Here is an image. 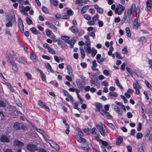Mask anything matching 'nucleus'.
<instances>
[{"instance_id":"nucleus-1","label":"nucleus","mask_w":152,"mask_h":152,"mask_svg":"<svg viewBox=\"0 0 152 152\" xmlns=\"http://www.w3.org/2000/svg\"><path fill=\"white\" fill-rule=\"evenodd\" d=\"M125 9V7L121 4H118L115 9V13L118 15H121Z\"/></svg>"},{"instance_id":"nucleus-2","label":"nucleus","mask_w":152,"mask_h":152,"mask_svg":"<svg viewBox=\"0 0 152 152\" xmlns=\"http://www.w3.org/2000/svg\"><path fill=\"white\" fill-rule=\"evenodd\" d=\"M96 126L102 136H104L107 134V131L104 129L102 126H101L99 124H96Z\"/></svg>"},{"instance_id":"nucleus-3","label":"nucleus","mask_w":152,"mask_h":152,"mask_svg":"<svg viewBox=\"0 0 152 152\" xmlns=\"http://www.w3.org/2000/svg\"><path fill=\"white\" fill-rule=\"evenodd\" d=\"M27 148L28 151L32 152L37 150L36 145L32 144H28L27 146Z\"/></svg>"},{"instance_id":"nucleus-4","label":"nucleus","mask_w":152,"mask_h":152,"mask_svg":"<svg viewBox=\"0 0 152 152\" xmlns=\"http://www.w3.org/2000/svg\"><path fill=\"white\" fill-rule=\"evenodd\" d=\"M13 145L15 146L21 147L24 145V143L18 140H15L14 141Z\"/></svg>"},{"instance_id":"nucleus-5","label":"nucleus","mask_w":152,"mask_h":152,"mask_svg":"<svg viewBox=\"0 0 152 152\" xmlns=\"http://www.w3.org/2000/svg\"><path fill=\"white\" fill-rule=\"evenodd\" d=\"M135 5L134 4H132L131 6V8L127 10V14L128 15H131L132 12H134L136 10Z\"/></svg>"},{"instance_id":"nucleus-6","label":"nucleus","mask_w":152,"mask_h":152,"mask_svg":"<svg viewBox=\"0 0 152 152\" xmlns=\"http://www.w3.org/2000/svg\"><path fill=\"white\" fill-rule=\"evenodd\" d=\"M146 3L147 10L151 11L152 7V0H147Z\"/></svg>"},{"instance_id":"nucleus-7","label":"nucleus","mask_w":152,"mask_h":152,"mask_svg":"<svg viewBox=\"0 0 152 152\" xmlns=\"http://www.w3.org/2000/svg\"><path fill=\"white\" fill-rule=\"evenodd\" d=\"M1 141L3 142H10L8 138L5 135H2L0 138Z\"/></svg>"},{"instance_id":"nucleus-8","label":"nucleus","mask_w":152,"mask_h":152,"mask_svg":"<svg viewBox=\"0 0 152 152\" xmlns=\"http://www.w3.org/2000/svg\"><path fill=\"white\" fill-rule=\"evenodd\" d=\"M75 138L78 142L80 143H84L86 142V139L81 137L79 135H76Z\"/></svg>"},{"instance_id":"nucleus-9","label":"nucleus","mask_w":152,"mask_h":152,"mask_svg":"<svg viewBox=\"0 0 152 152\" xmlns=\"http://www.w3.org/2000/svg\"><path fill=\"white\" fill-rule=\"evenodd\" d=\"M62 91L64 94L66 96L70 98V102H72L74 101L72 97L70 95L66 90H63Z\"/></svg>"},{"instance_id":"nucleus-10","label":"nucleus","mask_w":152,"mask_h":152,"mask_svg":"<svg viewBox=\"0 0 152 152\" xmlns=\"http://www.w3.org/2000/svg\"><path fill=\"white\" fill-rule=\"evenodd\" d=\"M66 69L67 70L68 74L71 76H73V74H72V70L71 66L69 65H67L66 66Z\"/></svg>"},{"instance_id":"nucleus-11","label":"nucleus","mask_w":152,"mask_h":152,"mask_svg":"<svg viewBox=\"0 0 152 152\" xmlns=\"http://www.w3.org/2000/svg\"><path fill=\"white\" fill-rule=\"evenodd\" d=\"M30 58L34 62H36L37 60L36 54L34 53H32L30 54Z\"/></svg>"},{"instance_id":"nucleus-12","label":"nucleus","mask_w":152,"mask_h":152,"mask_svg":"<svg viewBox=\"0 0 152 152\" xmlns=\"http://www.w3.org/2000/svg\"><path fill=\"white\" fill-rule=\"evenodd\" d=\"M96 106V112L100 111V109L102 107V106L101 104L98 103H96L95 104Z\"/></svg>"},{"instance_id":"nucleus-13","label":"nucleus","mask_w":152,"mask_h":152,"mask_svg":"<svg viewBox=\"0 0 152 152\" xmlns=\"http://www.w3.org/2000/svg\"><path fill=\"white\" fill-rule=\"evenodd\" d=\"M21 124L18 122L15 123L13 126L14 129L16 130H19L20 129Z\"/></svg>"},{"instance_id":"nucleus-14","label":"nucleus","mask_w":152,"mask_h":152,"mask_svg":"<svg viewBox=\"0 0 152 152\" xmlns=\"http://www.w3.org/2000/svg\"><path fill=\"white\" fill-rule=\"evenodd\" d=\"M133 25L134 28H135L136 29H137L138 28L139 24L138 23L137 19H136L134 20L133 22Z\"/></svg>"},{"instance_id":"nucleus-15","label":"nucleus","mask_w":152,"mask_h":152,"mask_svg":"<svg viewBox=\"0 0 152 152\" xmlns=\"http://www.w3.org/2000/svg\"><path fill=\"white\" fill-rule=\"evenodd\" d=\"M123 141V138L122 137L119 136L116 141V144L117 145H120Z\"/></svg>"},{"instance_id":"nucleus-16","label":"nucleus","mask_w":152,"mask_h":152,"mask_svg":"<svg viewBox=\"0 0 152 152\" xmlns=\"http://www.w3.org/2000/svg\"><path fill=\"white\" fill-rule=\"evenodd\" d=\"M69 30L74 33H77L78 32V28L74 26H72L70 28Z\"/></svg>"},{"instance_id":"nucleus-17","label":"nucleus","mask_w":152,"mask_h":152,"mask_svg":"<svg viewBox=\"0 0 152 152\" xmlns=\"http://www.w3.org/2000/svg\"><path fill=\"white\" fill-rule=\"evenodd\" d=\"M38 104L40 106H42L46 109L49 110V108L48 106L45 105L42 100H40L39 101Z\"/></svg>"},{"instance_id":"nucleus-18","label":"nucleus","mask_w":152,"mask_h":152,"mask_svg":"<svg viewBox=\"0 0 152 152\" xmlns=\"http://www.w3.org/2000/svg\"><path fill=\"white\" fill-rule=\"evenodd\" d=\"M133 88L134 89H141V87L139 85V83L137 80H136L135 83H134L133 84Z\"/></svg>"},{"instance_id":"nucleus-19","label":"nucleus","mask_w":152,"mask_h":152,"mask_svg":"<svg viewBox=\"0 0 152 152\" xmlns=\"http://www.w3.org/2000/svg\"><path fill=\"white\" fill-rule=\"evenodd\" d=\"M75 42V41L74 39L69 40V41L66 42V43L69 44L70 45V47L71 48L73 47V45Z\"/></svg>"},{"instance_id":"nucleus-20","label":"nucleus","mask_w":152,"mask_h":152,"mask_svg":"<svg viewBox=\"0 0 152 152\" xmlns=\"http://www.w3.org/2000/svg\"><path fill=\"white\" fill-rule=\"evenodd\" d=\"M80 50L81 54V57L82 59H83L85 56L86 54L83 48L82 47H80Z\"/></svg>"},{"instance_id":"nucleus-21","label":"nucleus","mask_w":152,"mask_h":152,"mask_svg":"<svg viewBox=\"0 0 152 152\" xmlns=\"http://www.w3.org/2000/svg\"><path fill=\"white\" fill-rule=\"evenodd\" d=\"M89 7V6L88 5H86L83 7L81 10V14H84L87 10Z\"/></svg>"},{"instance_id":"nucleus-22","label":"nucleus","mask_w":152,"mask_h":152,"mask_svg":"<svg viewBox=\"0 0 152 152\" xmlns=\"http://www.w3.org/2000/svg\"><path fill=\"white\" fill-rule=\"evenodd\" d=\"M126 31V33L127 36L128 37H131V34L130 31V30L129 27H126L125 29Z\"/></svg>"},{"instance_id":"nucleus-23","label":"nucleus","mask_w":152,"mask_h":152,"mask_svg":"<svg viewBox=\"0 0 152 152\" xmlns=\"http://www.w3.org/2000/svg\"><path fill=\"white\" fill-rule=\"evenodd\" d=\"M39 72L41 75L42 80L43 81H45L46 80L45 75L42 72L41 70H39Z\"/></svg>"},{"instance_id":"nucleus-24","label":"nucleus","mask_w":152,"mask_h":152,"mask_svg":"<svg viewBox=\"0 0 152 152\" xmlns=\"http://www.w3.org/2000/svg\"><path fill=\"white\" fill-rule=\"evenodd\" d=\"M31 31L34 34H37L40 33L37 30L36 28L34 27H32L30 28Z\"/></svg>"},{"instance_id":"nucleus-25","label":"nucleus","mask_w":152,"mask_h":152,"mask_svg":"<svg viewBox=\"0 0 152 152\" xmlns=\"http://www.w3.org/2000/svg\"><path fill=\"white\" fill-rule=\"evenodd\" d=\"M46 68L50 70V71L52 72L53 73V71L52 70L51 66L48 63H47L45 64Z\"/></svg>"},{"instance_id":"nucleus-26","label":"nucleus","mask_w":152,"mask_h":152,"mask_svg":"<svg viewBox=\"0 0 152 152\" xmlns=\"http://www.w3.org/2000/svg\"><path fill=\"white\" fill-rule=\"evenodd\" d=\"M90 46H87L86 47H84V48L86 51L87 52V53L89 54L91 52V49Z\"/></svg>"},{"instance_id":"nucleus-27","label":"nucleus","mask_w":152,"mask_h":152,"mask_svg":"<svg viewBox=\"0 0 152 152\" xmlns=\"http://www.w3.org/2000/svg\"><path fill=\"white\" fill-rule=\"evenodd\" d=\"M50 2L55 6H57L58 4V2L56 0H50Z\"/></svg>"},{"instance_id":"nucleus-28","label":"nucleus","mask_w":152,"mask_h":152,"mask_svg":"<svg viewBox=\"0 0 152 152\" xmlns=\"http://www.w3.org/2000/svg\"><path fill=\"white\" fill-rule=\"evenodd\" d=\"M48 52L53 55L55 54L56 53V52L54 49L50 47L48 50Z\"/></svg>"},{"instance_id":"nucleus-29","label":"nucleus","mask_w":152,"mask_h":152,"mask_svg":"<svg viewBox=\"0 0 152 152\" xmlns=\"http://www.w3.org/2000/svg\"><path fill=\"white\" fill-rule=\"evenodd\" d=\"M100 141L99 142V143H100L102 145H103L104 146H107L108 143L107 141H104L102 140Z\"/></svg>"},{"instance_id":"nucleus-30","label":"nucleus","mask_w":152,"mask_h":152,"mask_svg":"<svg viewBox=\"0 0 152 152\" xmlns=\"http://www.w3.org/2000/svg\"><path fill=\"white\" fill-rule=\"evenodd\" d=\"M8 61L11 64H12L13 63H15L14 62V60L12 57H8Z\"/></svg>"},{"instance_id":"nucleus-31","label":"nucleus","mask_w":152,"mask_h":152,"mask_svg":"<svg viewBox=\"0 0 152 152\" xmlns=\"http://www.w3.org/2000/svg\"><path fill=\"white\" fill-rule=\"evenodd\" d=\"M96 129L95 127L92 128L90 131V133L94 134L96 135H97L98 133L96 131H95Z\"/></svg>"},{"instance_id":"nucleus-32","label":"nucleus","mask_w":152,"mask_h":152,"mask_svg":"<svg viewBox=\"0 0 152 152\" xmlns=\"http://www.w3.org/2000/svg\"><path fill=\"white\" fill-rule=\"evenodd\" d=\"M140 10V9L137 7L136 8V10L134 11L136 12V16L137 18H139V17Z\"/></svg>"},{"instance_id":"nucleus-33","label":"nucleus","mask_w":152,"mask_h":152,"mask_svg":"<svg viewBox=\"0 0 152 152\" xmlns=\"http://www.w3.org/2000/svg\"><path fill=\"white\" fill-rule=\"evenodd\" d=\"M103 73L104 75L106 76H111V75L110 74L109 72L107 69H105L103 71Z\"/></svg>"},{"instance_id":"nucleus-34","label":"nucleus","mask_w":152,"mask_h":152,"mask_svg":"<svg viewBox=\"0 0 152 152\" xmlns=\"http://www.w3.org/2000/svg\"><path fill=\"white\" fill-rule=\"evenodd\" d=\"M108 95L110 96L116 97L118 96V94L116 93L115 92H110L108 94Z\"/></svg>"},{"instance_id":"nucleus-35","label":"nucleus","mask_w":152,"mask_h":152,"mask_svg":"<svg viewBox=\"0 0 152 152\" xmlns=\"http://www.w3.org/2000/svg\"><path fill=\"white\" fill-rule=\"evenodd\" d=\"M115 83H116V85L118 86L119 87V88H120L121 89H123V88L122 87V86H121L120 83H119V80L118 79H116L115 80Z\"/></svg>"},{"instance_id":"nucleus-36","label":"nucleus","mask_w":152,"mask_h":152,"mask_svg":"<svg viewBox=\"0 0 152 152\" xmlns=\"http://www.w3.org/2000/svg\"><path fill=\"white\" fill-rule=\"evenodd\" d=\"M18 61L19 63L25 64L27 63L26 61L23 58H20L18 60Z\"/></svg>"},{"instance_id":"nucleus-37","label":"nucleus","mask_w":152,"mask_h":152,"mask_svg":"<svg viewBox=\"0 0 152 152\" xmlns=\"http://www.w3.org/2000/svg\"><path fill=\"white\" fill-rule=\"evenodd\" d=\"M69 37L68 36H62L61 37V39L63 40H65L66 42L69 40Z\"/></svg>"},{"instance_id":"nucleus-38","label":"nucleus","mask_w":152,"mask_h":152,"mask_svg":"<svg viewBox=\"0 0 152 152\" xmlns=\"http://www.w3.org/2000/svg\"><path fill=\"white\" fill-rule=\"evenodd\" d=\"M107 125L108 127L112 130H114L115 128L114 126L113 125V124L111 123H108Z\"/></svg>"},{"instance_id":"nucleus-39","label":"nucleus","mask_w":152,"mask_h":152,"mask_svg":"<svg viewBox=\"0 0 152 152\" xmlns=\"http://www.w3.org/2000/svg\"><path fill=\"white\" fill-rule=\"evenodd\" d=\"M42 10L43 12L45 13H49V10L48 9L45 7H42Z\"/></svg>"},{"instance_id":"nucleus-40","label":"nucleus","mask_w":152,"mask_h":152,"mask_svg":"<svg viewBox=\"0 0 152 152\" xmlns=\"http://www.w3.org/2000/svg\"><path fill=\"white\" fill-rule=\"evenodd\" d=\"M139 147L138 148L139 152H144L143 148L142 145L141 144L139 145Z\"/></svg>"},{"instance_id":"nucleus-41","label":"nucleus","mask_w":152,"mask_h":152,"mask_svg":"<svg viewBox=\"0 0 152 152\" xmlns=\"http://www.w3.org/2000/svg\"><path fill=\"white\" fill-rule=\"evenodd\" d=\"M19 29L20 30V31L21 33H23L24 32V26L23 24H22L21 25H20L18 26Z\"/></svg>"},{"instance_id":"nucleus-42","label":"nucleus","mask_w":152,"mask_h":152,"mask_svg":"<svg viewBox=\"0 0 152 152\" xmlns=\"http://www.w3.org/2000/svg\"><path fill=\"white\" fill-rule=\"evenodd\" d=\"M122 53L124 54H126L128 53L127 50V48L126 47H125L124 48L122 49Z\"/></svg>"},{"instance_id":"nucleus-43","label":"nucleus","mask_w":152,"mask_h":152,"mask_svg":"<svg viewBox=\"0 0 152 152\" xmlns=\"http://www.w3.org/2000/svg\"><path fill=\"white\" fill-rule=\"evenodd\" d=\"M142 137V134L141 133H138L137 134L136 137L137 139H141Z\"/></svg>"},{"instance_id":"nucleus-44","label":"nucleus","mask_w":152,"mask_h":152,"mask_svg":"<svg viewBox=\"0 0 152 152\" xmlns=\"http://www.w3.org/2000/svg\"><path fill=\"white\" fill-rule=\"evenodd\" d=\"M78 103L77 102H75L74 103V108L75 109H76L80 111V110H81L80 108H79L78 107Z\"/></svg>"},{"instance_id":"nucleus-45","label":"nucleus","mask_w":152,"mask_h":152,"mask_svg":"<svg viewBox=\"0 0 152 152\" xmlns=\"http://www.w3.org/2000/svg\"><path fill=\"white\" fill-rule=\"evenodd\" d=\"M26 20L28 24L30 25L32 23V20L30 18H29L27 17L26 18Z\"/></svg>"},{"instance_id":"nucleus-46","label":"nucleus","mask_w":152,"mask_h":152,"mask_svg":"<svg viewBox=\"0 0 152 152\" xmlns=\"http://www.w3.org/2000/svg\"><path fill=\"white\" fill-rule=\"evenodd\" d=\"M115 54L116 55V57L118 58L119 59H122L123 58L121 56L120 54L118 52H115Z\"/></svg>"},{"instance_id":"nucleus-47","label":"nucleus","mask_w":152,"mask_h":152,"mask_svg":"<svg viewBox=\"0 0 152 152\" xmlns=\"http://www.w3.org/2000/svg\"><path fill=\"white\" fill-rule=\"evenodd\" d=\"M12 65V69L15 71H17L18 70L17 67L16 66V65L15 64H13Z\"/></svg>"},{"instance_id":"nucleus-48","label":"nucleus","mask_w":152,"mask_h":152,"mask_svg":"<svg viewBox=\"0 0 152 152\" xmlns=\"http://www.w3.org/2000/svg\"><path fill=\"white\" fill-rule=\"evenodd\" d=\"M82 148L85 150H88L89 148V147L87 144H85L82 146Z\"/></svg>"},{"instance_id":"nucleus-49","label":"nucleus","mask_w":152,"mask_h":152,"mask_svg":"<svg viewBox=\"0 0 152 152\" xmlns=\"http://www.w3.org/2000/svg\"><path fill=\"white\" fill-rule=\"evenodd\" d=\"M49 27L50 28H53V30H54L56 31H57V28L56 27L51 23L50 24V26H49Z\"/></svg>"},{"instance_id":"nucleus-50","label":"nucleus","mask_w":152,"mask_h":152,"mask_svg":"<svg viewBox=\"0 0 152 152\" xmlns=\"http://www.w3.org/2000/svg\"><path fill=\"white\" fill-rule=\"evenodd\" d=\"M20 11L21 13H24L25 12V8L23 6H21L20 7Z\"/></svg>"},{"instance_id":"nucleus-51","label":"nucleus","mask_w":152,"mask_h":152,"mask_svg":"<svg viewBox=\"0 0 152 152\" xmlns=\"http://www.w3.org/2000/svg\"><path fill=\"white\" fill-rule=\"evenodd\" d=\"M26 76L28 78L31 80L32 78V76L28 72H26L25 73Z\"/></svg>"},{"instance_id":"nucleus-52","label":"nucleus","mask_w":152,"mask_h":152,"mask_svg":"<svg viewBox=\"0 0 152 152\" xmlns=\"http://www.w3.org/2000/svg\"><path fill=\"white\" fill-rule=\"evenodd\" d=\"M46 35L49 37L51 34V31L49 29H46Z\"/></svg>"},{"instance_id":"nucleus-53","label":"nucleus","mask_w":152,"mask_h":152,"mask_svg":"<svg viewBox=\"0 0 152 152\" xmlns=\"http://www.w3.org/2000/svg\"><path fill=\"white\" fill-rule=\"evenodd\" d=\"M121 97L122 99H123L124 100V103H127V100L124 96L121 95Z\"/></svg>"},{"instance_id":"nucleus-54","label":"nucleus","mask_w":152,"mask_h":152,"mask_svg":"<svg viewBox=\"0 0 152 152\" xmlns=\"http://www.w3.org/2000/svg\"><path fill=\"white\" fill-rule=\"evenodd\" d=\"M83 3V0H76L75 3L76 4H80Z\"/></svg>"},{"instance_id":"nucleus-55","label":"nucleus","mask_w":152,"mask_h":152,"mask_svg":"<svg viewBox=\"0 0 152 152\" xmlns=\"http://www.w3.org/2000/svg\"><path fill=\"white\" fill-rule=\"evenodd\" d=\"M8 86L9 88L10 89V90L12 92H14L15 90L13 88L12 86L10 84H9L8 85Z\"/></svg>"},{"instance_id":"nucleus-56","label":"nucleus","mask_w":152,"mask_h":152,"mask_svg":"<svg viewBox=\"0 0 152 152\" xmlns=\"http://www.w3.org/2000/svg\"><path fill=\"white\" fill-rule=\"evenodd\" d=\"M145 82L148 88L150 89L152 88V87L151 86V84L148 82L147 80H145Z\"/></svg>"},{"instance_id":"nucleus-57","label":"nucleus","mask_w":152,"mask_h":152,"mask_svg":"<svg viewBox=\"0 0 152 152\" xmlns=\"http://www.w3.org/2000/svg\"><path fill=\"white\" fill-rule=\"evenodd\" d=\"M126 69L127 72H129L130 74H132L133 72V71L131 69L129 68L126 67Z\"/></svg>"},{"instance_id":"nucleus-58","label":"nucleus","mask_w":152,"mask_h":152,"mask_svg":"<svg viewBox=\"0 0 152 152\" xmlns=\"http://www.w3.org/2000/svg\"><path fill=\"white\" fill-rule=\"evenodd\" d=\"M142 128V125L141 123H139L138 124V126L137 127V130L138 132H140Z\"/></svg>"},{"instance_id":"nucleus-59","label":"nucleus","mask_w":152,"mask_h":152,"mask_svg":"<svg viewBox=\"0 0 152 152\" xmlns=\"http://www.w3.org/2000/svg\"><path fill=\"white\" fill-rule=\"evenodd\" d=\"M84 18L85 19H86L87 20H89L91 19V18L90 16L87 15V14H85L84 15Z\"/></svg>"},{"instance_id":"nucleus-60","label":"nucleus","mask_w":152,"mask_h":152,"mask_svg":"<svg viewBox=\"0 0 152 152\" xmlns=\"http://www.w3.org/2000/svg\"><path fill=\"white\" fill-rule=\"evenodd\" d=\"M99 18V15L98 14H96L95 15V16L93 17L92 18V20L94 21H97Z\"/></svg>"},{"instance_id":"nucleus-61","label":"nucleus","mask_w":152,"mask_h":152,"mask_svg":"<svg viewBox=\"0 0 152 152\" xmlns=\"http://www.w3.org/2000/svg\"><path fill=\"white\" fill-rule=\"evenodd\" d=\"M104 60V58H102L100 59H99L97 60V62L100 64H102V63L103 62Z\"/></svg>"},{"instance_id":"nucleus-62","label":"nucleus","mask_w":152,"mask_h":152,"mask_svg":"<svg viewBox=\"0 0 152 152\" xmlns=\"http://www.w3.org/2000/svg\"><path fill=\"white\" fill-rule=\"evenodd\" d=\"M97 11L98 13L101 14L103 12V10L102 8L100 7H99L98 9H97Z\"/></svg>"},{"instance_id":"nucleus-63","label":"nucleus","mask_w":152,"mask_h":152,"mask_svg":"<svg viewBox=\"0 0 152 152\" xmlns=\"http://www.w3.org/2000/svg\"><path fill=\"white\" fill-rule=\"evenodd\" d=\"M101 85L104 86H108V83L107 82L104 81L102 82Z\"/></svg>"},{"instance_id":"nucleus-64","label":"nucleus","mask_w":152,"mask_h":152,"mask_svg":"<svg viewBox=\"0 0 152 152\" xmlns=\"http://www.w3.org/2000/svg\"><path fill=\"white\" fill-rule=\"evenodd\" d=\"M37 151L38 152H47L43 148H39L37 149Z\"/></svg>"}]
</instances>
